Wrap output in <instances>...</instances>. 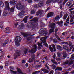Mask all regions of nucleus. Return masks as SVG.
Returning a JSON list of instances; mask_svg holds the SVG:
<instances>
[{
  "instance_id": "f257e3e1",
  "label": "nucleus",
  "mask_w": 74,
  "mask_h": 74,
  "mask_svg": "<svg viewBox=\"0 0 74 74\" xmlns=\"http://www.w3.org/2000/svg\"><path fill=\"white\" fill-rule=\"evenodd\" d=\"M21 41V37L17 36L15 39V45L17 47H18L20 45L19 42Z\"/></svg>"
},
{
  "instance_id": "f03ea898",
  "label": "nucleus",
  "mask_w": 74,
  "mask_h": 74,
  "mask_svg": "<svg viewBox=\"0 0 74 74\" xmlns=\"http://www.w3.org/2000/svg\"><path fill=\"white\" fill-rule=\"evenodd\" d=\"M56 24L55 23H52L51 25H49V27H51L52 29L50 30L49 33H51L54 32V27L55 26Z\"/></svg>"
},
{
  "instance_id": "7ed1b4c3",
  "label": "nucleus",
  "mask_w": 74,
  "mask_h": 74,
  "mask_svg": "<svg viewBox=\"0 0 74 74\" xmlns=\"http://www.w3.org/2000/svg\"><path fill=\"white\" fill-rule=\"evenodd\" d=\"M63 1V0H49L47 1L46 4H49L51 2H57L60 3Z\"/></svg>"
},
{
  "instance_id": "20e7f679",
  "label": "nucleus",
  "mask_w": 74,
  "mask_h": 74,
  "mask_svg": "<svg viewBox=\"0 0 74 74\" xmlns=\"http://www.w3.org/2000/svg\"><path fill=\"white\" fill-rule=\"evenodd\" d=\"M44 5V2H40L38 5H35L34 7L35 8H37V7H42Z\"/></svg>"
},
{
  "instance_id": "39448f33",
  "label": "nucleus",
  "mask_w": 74,
  "mask_h": 74,
  "mask_svg": "<svg viewBox=\"0 0 74 74\" xmlns=\"http://www.w3.org/2000/svg\"><path fill=\"white\" fill-rule=\"evenodd\" d=\"M33 49L30 51L31 53H35L37 51V46L34 45L32 46Z\"/></svg>"
},
{
  "instance_id": "423d86ee",
  "label": "nucleus",
  "mask_w": 74,
  "mask_h": 74,
  "mask_svg": "<svg viewBox=\"0 0 74 74\" xmlns=\"http://www.w3.org/2000/svg\"><path fill=\"white\" fill-rule=\"evenodd\" d=\"M47 29L45 28H42L41 29H40V31H41V33H40V34H48V32H47V31H46L45 30Z\"/></svg>"
},
{
  "instance_id": "0eeeda50",
  "label": "nucleus",
  "mask_w": 74,
  "mask_h": 74,
  "mask_svg": "<svg viewBox=\"0 0 74 74\" xmlns=\"http://www.w3.org/2000/svg\"><path fill=\"white\" fill-rule=\"evenodd\" d=\"M17 8L21 11L23 9V8H24L25 7H23V6L21 5L20 3H19L17 5L16 7Z\"/></svg>"
},
{
  "instance_id": "6e6552de",
  "label": "nucleus",
  "mask_w": 74,
  "mask_h": 74,
  "mask_svg": "<svg viewBox=\"0 0 74 74\" xmlns=\"http://www.w3.org/2000/svg\"><path fill=\"white\" fill-rule=\"evenodd\" d=\"M34 59H35V56L34 55H33L32 56V59L31 58H29V63H30V62H34V64H35V61H34Z\"/></svg>"
},
{
  "instance_id": "1a4fd4ad",
  "label": "nucleus",
  "mask_w": 74,
  "mask_h": 74,
  "mask_svg": "<svg viewBox=\"0 0 74 74\" xmlns=\"http://www.w3.org/2000/svg\"><path fill=\"white\" fill-rule=\"evenodd\" d=\"M25 14V11H21L18 14V16L19 18H21L23 17V15Z\"/></svg>"
},
{
  "instance_id": "9d476101",
  "label": "nucleus",
  "mask_w": 74,
  "mask_h": 74,
  "mask_svg": "<svg viewBox=\"0 0 74 74\" xmlns=\"http://www.w3.org/2000/svg\"><path fill=\"white\" fill-rule=\"evenodd\" d=\"M5 3L6 5L5 8L7 10H10V7H9V3H8V2L7 1H5Z\"/></svg>"
},
{
  "instance_id": "9b49d317",
  "label": "nucleus",
  "mask_w": 74,
  "mask_h": 74,
  "mask_svg": "<svg viewBox=\"0 0 74 74\" xmlns=\"http://www.w3.org/2000/svg\"><path fill=\"white\" fill-rule=\"evenodd\" d=\"M43 13V11L42 10H39L36 13L37 15H41Z\"/></svg>"
},
{
  "instance_id": "f8f14e48",
  "label": "nucleus",
  "mask_w": 74,
  "mask_h": 74,
  "mask_svg": "<svg viewBox=\"0 0 74 74\" xmlns=\"http://www.w3.org/2000/svg\"><path fill=\"white\" fill-rule=\"evenodd\" d=\"M69 19H70V16H68V18L66 20V23L64 24V25L65 26H67V25L69 24Z\"/></svg>"
},
{
  "instance_id": "ddd939ff",
  "label": "nucleus",
  "mask_w": 74,
  "mask_h": 74,
  "mask_svg": "<svg viewBox=\"0 0 74 74\" xmlns=\"http://www.w3.org/2000/svg\"><path fill=\"white\" fill-rule=\"evenodd\" d=\"M46 39H47V37H45L43 38H42L40 40H41V41H42V42L43 43H46Z\"/></svg>"
},
{
  "instance_id": "4468645a",
  "label": "nucleus",
  "mask_w": 74,
  "mask_h": 74,
  "mask_svg": "<svg viewBox=\"0 0 74 74\" xmlns=\"http://www.w3.org/2000/svg\"><path fill=\"white\" fill-rule=\"evenodd\" d=\"M54 14V13L53 12H50L48 13L47 16V18H49L50 17H52Z\"/></svg>"
},
{
  "instance_id": "2eb2a0df",
  "label": "nucleus",
  "mask_w": 74,
  "mask_h": 74,
  "mask_svg": "<svg viewBox=\"0 0 74 74\" xmlns=\"http://www.w3.org/2000/svg\"><path fill=\"white\" fill-rule=\"evenodd\" d=\"M6 30L5 32L6 33H10L11 32V29L10 28H6Z\"/></svg>"
},
{
  "instance_id": "dca6fc26",
  "label": "nucleus",
  "mask_w": 74,
  "mask_h": 74,
  "mask_svg": "<svg viewBox=\"0 0 74 74\" xmlns=\"http://www.w3.org/2000/svg\"><path fill=\"white\" fill-rule=\"evenodd\" d=\"M57 49H59L60 51H62V50H63V48H62V47L60 46V45H57Z\"/></svg>"
},
{
  "instance_id": "f3484780",
  "label": "nucleus",
  "mask_w": 74,
  "mask_h": 74,
  "mask_svg": "<svg viewBox=\"0 0 74 74\" xmlns=\"http://www.w3.org/2000/svg\"><path fill=\"white\" fill-rule=\"evenodd\" d=\"M42 42H41V43H39V42L38 43V45L39 46L38 47V50H40L41 49V47H42Z\"/></svg>"
},
{
  "instance_id": "a211bd4d",
  "label": "nucleus",
  "mask_w": 74,
  "mask_h": 74,
  "mask_svg": "<svg viewBox=\"0 0 74 74\" xmlns=\"http://www.w3.org/2000/svg\"><path fill=\"white\" fill-rule=\"evenodd\" d=\"M28 18H29V16H26L23 19V21H24L25 23H26V22H27V20Z\"/></svg>"
},
{
  "instance_id": "6ab92c4d",
  "label": "nucleus",
  "mask_w": 74,
  "mask_h": 74,
  "mask_svg": "<svg viewBox=\"0 0 74 74\" xmlns=\"http://www.w3.org/2000/svg\"><path fill=\"white\" fill-rule=\"evenodd\" d=\"M16 57H17V56H20V51L18 50L16 51Z\"/></svg>"
},
{
  "instance_id": "aec40b11",
  "label": "nucleus",
  "mask_w": 74,
  "mask_h": 74,
  "mask_svg": "<svg viewBox=\"0 0 74 74\" xmlns=\"http://www.w3.org/2000/svg\"><path fill=\"white\" fill-rule=\"evenodd\" d=\"M42 71H43V72L45 73H48L49 72L46 69H42Z\"/></svg>"
},
{
  "instance_id": "412c9836",
  "label": "nucleus",
  "mask_w": 74,
  "mask_h": 74,
  "mask_svg": "<svg viewBox=\"0 0 74 74\" xmlns=\"http://www.w3.org/2000/svg\"><path fill=\"white\" fill-rule=\"evenodd\" d=\"M57 70L59 71H62L63 69L61 67H58L55 69V70Z\"/></svg>"
},
{
  "instance_id": "4be33fe9",
  "label": "nucleus",
  "mask_w": 74,
  "mask_h": 74,
  "mask_svg": "<svg viewBox=\"0 0 74 74\" xmlns=\"http://www.w3.org/2000/svg\"><path fill=\"white\" fill-rule=\"evenodd\" d=\"M51 61L54 64H56V65H57L58 64V63L56 62V61H55V60H53L52 59L51 60Z\"/></svg>"
},
{
  "instance_id": "5701e85b",
  "label": "nucleus",
  "mask_w": 74,
  "mask_h": 74,
  "mask_svg": "<svg viewBox=\"0 0 74 74\" xmlns=\"http://www.w3.org/2000/svg\"><path fill=\"white\" fill-rule=\"evenodd\" d=\"M49 48L50 49V50L51 52H53V48L51 47V45H49Z\"/></svg>"
},
{
  "instance_id": "b1692460",
  "label": "nucleus",
  "mask_w": 74,
  "mask_h": 74,
  "mask_svg": "<svg viewBox=\"0 0 74 74\" xmlns=\"http://www.w3.org/2000/svg\"><path fill=\"white\" fill-rule=\"evenodd\" d=\"M7 14H8V13H7V12L5 11L3 13V16H7Z\"/></svg>"
},
{
  "instance_id": "393cba45",
  "label": "nucleus",
  "mask_w": 74,
  "mask_h": 74,
  "mask_svg": "<svg viewBox=\"0 0 74 74\" xmlns=\"http://www.w3.org/2000/svg\"><path fill=\"white\" fill-rule=\"evenodd\" d=\"M51 46L53 48L54 51H56V47H55V45L54 44H52L51 45Z\"/></svg>"
},
{
  "instance_id": "a878e982",
  "label": "nucleus",
  "mask_w": 74,
  "mask_h": 74,
  "mask_svg": "<svg viewBox=\"0 0 74 74\" xmlns=\"http://www.w3.org/2000/svg\"><path fill=\"white\" fill-rule=\"evenodd\" d=\"M4 5V3H3L1 1H0V7H3Z\"/></svg>"
},
{
  "instance_id": "bb28decb",
  "label": "nucleus",
  "mask_w": 74,
  "mask_h": 74,
  "mask_svg": "<svg viewBox=\"0 0 74 74\" xmlns=\"http://www.w3.org/2000/svg\"><path fill=\"white\" fill-rule=\"evenodd\" d=\"M28 50V49H27V48L25 49H24V53L25 54L24 55H26V53H27V51Z\"/></svg>"
},
{
  "instance_id": "cd10ccee",
  "label": "nucleus",
  "mask_w": 74,
  "mask_h": 74,
  "mask_svg": "<svg viewBox=\"0 0 74 74\" xmlns=\"http://www.w3.org/2000/svg\"><path fill=\"white\" fill-rule=\"evenodd\" d=\"M67 16H68V14L67 13H66L64 15V19H66V18H67Z\"/></svg>"
},
{
  "instance_id": "c85d7f7f",
  "label": "nucleus",
  "mask_w": 74,
  "mask_h": 74,
  "mask_svg": "<svg viewBox=\"0 0 74 74\" xmlns=\"http://www.w3.org/2000/svg\"><path fill=\"white\" fill-rule=\"evenodd\" d=\"M14 7H12L10 10V12H14Z\"/></svg>"
},
{
  "instance_id": "c756f323",
  "label": "nucleus",
  "mask_w": 74,
  "mask_h": 74,
  "mask_svg": "<svg viewBox=\"0 0 74 74\" xmlns=\"http://www.w3.org/2000/svg\"><path fill=\"white\" fill-rule=\"evenodd\" d=\"M63 48L67 50L68 49V47L66 45H64L63 46Z\"/></svg>"
},
{
  "instance_id": "7c9ffc66",
  "label": "nucleus",
  "mask_w": 74,
  "mask_h": 74,
  "mask_svg": "<svg viewBox=\"0 0 74 74\" xmlns=\"http://www.w3.org/2000/svg\"><path fill=\"white\" fill-rule=\"evenodd\" d=\"M72 2H69L67 3V5L69 7H70V6L72 4Z\"/></svg>"
},
{
  "instance_id": "2f4dec72",
  "label": "nucleus",
  "mask_w": 74,
  "mask_h": 74,
  "mask_svg": "<svg viewBox=\"0 0 74 74\" xmlns=\"http://www.w3.org/2000/svg\"><path fill=\"white\" fill-rule=\"evenodd\" d=\"M33 21L35 22H37L38 21V18H34L33 19Z\"/></svg>"
},
{
  "instance_id": "473e14b6",
  "label": "nucleus",
  "mask_w": 74,
  "mask_h": 74,
  "mask_svg": "<svg viewBox=\"0 0 74 74\" xmlns=\"http://www.w3.org/2000/svg\"><path fill=\"white\" fill-rule=\"evenodd\" d=\"M63 55V57H66L67 56V55L66 52H64Z\"/></svg>"
},
{
  "instance_id": "72a5a7b5",
  "label": "nucleus",
  "mask_w": 74,
  "mask_h": 74,
  "mask_svg": "<svg viewBox=\"0 0 74 74\" xmlns=\"http://www.w3.org/2000/svg\"><path fill=\"white\" fill-rule=\"evenodd\" d=\"M74 54L71 55V57L70 59L71 60H73V59H74Z\"/></svg>"
},
{
  "instance_id": "f704fd0d",
  "label": "nucleus",
  "mask_w": 74,
  "mask_h": 74,
  "mask_svg": "<svg viewBox=\"0 0 74 74\" xmlns=\"http://www.w3.org/2000/svg\"><path fill=\"white\" fill-rule=\"evenodd\" d=\"M62 23H63V22L62 21H61L60 22H57V24H58L59 25H60V24H62Z\"/></svg>"
},
{
  "instance_id": "c9c22d12",
  "label": "nucleus",
  "mask_w": 74,
  "mask_h": 74,
  "mask_svg": "<svg viewBox=\"0 0 74 74\" xmlns=\"http://www.w3.org/2000/svg\"><path fill=\"white\" fill-rule=\"evenodd\" d=\"M48 64L47 63H46L45 64V66L46 67L47 69L48 70H49V67H48Z\"/></svg>"
},
{
  "instance_id": "e433bc0d",
  "label": "nucleus",
  "mask_w": 74,
  "mask_h": 74,
  "mask_svg": "<svg viewBox=\"0 0 74 74\" xmlns=\"http://www.w3.org/2000/svg\"><path fill=\"white\" fill-rule=\"evenodd\" d=\"M60 19V18H59V16H57L55 18V20L56 21H58V20H59Z\"/></svg>"
},
{
  "instance_id": "4c0bfd02",
  "label": "nucleus",
  "mask_w": 74,
  "mask_h": 74,
  "mask_svg": "<svg viewBox=\"0 0 74 74\" xmlns=\"http://www.w3.org/2000/svg\"><path fill=\"white\" fill-rule=\"evenodd\" d=\"M10 3L12 4H15L16 3V2H12V1H11Z\"/></svg>"
},
{
  "instance_id": "58836bf2",
  "label": "nucleus",
  "mask_w": 74,
  "mask_h": 74,
  "mask_svg": "<svg viewBox=\"0 0 74 74\" xmlns=\"http://www.w3.org/2000/svg\"><path fill=\"white\" fill-rule=\"evenodd\" d=\"M56 38L58 41H62V40L60 39V38H59L58 36H56Z\"/></svg>"
},
{
  "instance_id": "ea45409f",
  "label": "nucleus",
  "mask_w": 74,
  "mask_h": 74,
  "mask_svg": "<svg viewBox=\"0 0 74 74\" xmlns=\"http://www.w3.org/2000/svg\"><path fill=\"white\" fill-rule=\"evenodd\" d=\"M24 27V25H23V23H22L21 24L20 26L19 27L22 28V27Z\"/></svg>"
},
{
  "instance_id": "a19ab883",
  "label": "nucleus",
  "mask_w": 74,
  "mask_h": 74,
  "mask_svg": "<svg viewBox=\"0 0 74 74\" xmlns=\"http://www.w3.org/2000/svg\"><path fill=\"white\" fill-rule=\"evenodd\" d=\"M50 9L51 8H50V7H48L46 10L45 12H47V11H48V10H50Z\"/></svg>"
},
{
  "instance_id": "79ce46f5",
  "label": "nucleus",
  "mask_w": 74,
  "mask_h": 74,
  "mask_svg": "<svg viewBox=\"0 0 74 74\" xmlns=\"http://www.w3.org/2000/svg\"><path fill=\"white\" fill-rule=\"evenodd\" d=\"M9 42V39H8L7 40L5 41V43L7 44H8Z\"/></svg>"
},
{
  "instance_id": "37998d69",
  "label": "nucleus",
  "mask_w": 74,
  "mask_h": 74,
  "mask_svg": "<svg viewBox=\"0 0 74 74\" xmlns=\"http://www.w3.org/2000/svg\"><path fill=\"white\" fill-rule=\"evenodd\" d=\"M10 71L12 73H13L14 74H16L17 73V72H16L15 71H13L12 70H11Z\"/></svg>"
},
{
  "instance_id": "c03bdc74",
  "label": "nucleus",
  "mask_w": 74,
  "mask_h": 74,
  "mask_svg": "<svg viewBox=\"0 0 74 74\" xmlns=\"http://www.w3.org/2000/svg\"><path fill=\"white\" fill-rule=\"evenodd\" d=\"M69 63V61L67 60L66 61L64 64V65H65V64H68Z\"/></svg>"
},
{
  "instance_id": "a18cd8bd",
  "label": "nucleus",
  "mask_w": 74,
  "mask_h": 74,
  "mask_svg": "<svg viewBox=\"0 0 74 74\" xmlns=\"http://www.w3.org/2000/svg\"><path fill=\"white\" fill-rule=\"evenodd\" d=\"M44 45H45V47H46L47 48H48V45L47 43H44Z\"/></svg>"
},
{
  "instance_id": "49530a36",
  "label": "nucleus",
  "mask_w": 74,
  "mask_h": 74,
  "mask_svg": "<svg viewBox=\"0 0 74 74\" xmlns=\"http://www.w3.org/2000/svg\"><path fill=\"white\" fill-rule=\"evenodd\" d=\"M51 66L53 68V69H55L56 67L55 65H53L52 66Z\"/></svg>"
},
{
  "instance_id": "de8ad7c7",
  "label": "nucleus",
  "mask_w": 74,
  "mask_h": 74,
  "mask_svg": "<svg viewBox=\"0 0 74 74\" xmlns=\"http://www.w3.org/2000/svg\"><path fill=\"white\" fill-rule=\"evenodd\" d=\"M0 27L2 30H3V25H0Z\"/></svg>"
},
{
  "instance_id": "09e8293b",
  "label": "nucleus",
  "mask_w": 74,
  "mask_h": 74,
  "mask_svg": "<svg viewBox=\"0 0 74 74\" xmlns=\"http://www.w3.org/2000/svg\"><path fill=\"white\" fill-rule=\"evenodd\" d=\"M68 1V0H65V1L63 3V5H64L65 4V3L67 2Z\"/></svg>"
},
{
  "instance_id": "8fccbe9b",
  "label": "nucleus",
  "mask_w": 74,
  "mask_h": 74,
  "mask_svg": "<svg viewBox=\"0 0 74 74\" xmlns=\"http://www.w3.org/2000/svg\"><path fill=\"white\" fill-rule=\"evenodd\" d=\"M72 44L73 43H72V42H69V46H71V45H72Z\"/></svg>"
},
{
  "instance_id": "3c124183",
  "label": "nucleus",
  "mask_w": 74,
  "mask_h": 74,
  "mask_svg": "<svg viewBox=\"0 0 74 74\" xmlns=\"http://www.w3.org/2000/svg\"><path fill=\"white\" fill-rule=\"evenodd\" d=\"M7 44L4 42V43H3V45H2L3 47H5V45H6Z\"/></svg>"
},
{
  "instance_id": "603ef678",
  "label": "nucleus",
  "mask_w": 74,
  "mask_h": 74,
  "mask_svg": "<svg viewBox=\"0 0 74 74\" xmlns=\"http://www.w3.org/2000/svg\"><path fill=\"white\" fill-rule=\"evenodd\" d=\"M73 61H71L69 64V65H70V64H73Z\"/></svg>"
},
{
  "instance_id": "864d4df0",
  "label": "nucleus",
  "mask_w": 74,
  "mask_h": 74,
  "mask_svg": "<svg viewBox=\"0 0 74 74\" xmlns=\"http://www.w3.org/2000/svg\"><path fill=\"white\" fill-rule=\"evenodd\" d=\"M57 55L59 57L61 56V54L59 53H58Z\"/></svg>"
},
{
  "instance_id": "5fc2aeb1",
  "label": "nucleus",
  "mask_w": 74,
  "mask_h": 74,
  "mask_svg": "<svg viewBox=\"0 0 74 74\" xmlns=\"http://www.w3.org/2000/svg\"><path fill=\"white\" fill-rule=\"evenodd\" d=\"M56 60H59V61H60V60H61L60 59V58H56Z\"/></svg>"
},
{
  "instance_id": "6e6d98bb",
  "label": "nucleus",
  "mask_w": 74,
  "mask_h": 74,
  "mask_svg": "<svg viewBox=\"0 0 74 74\" xmlns=\"http://www.w3.org/2000/svg\"><path fill=\"white\" fill-rule=\"evenodd\" d=\"M62 14H63V12H61L60 13V16H61L60 18H62Z\"/></svg>"
},
{
  "instance_id": "4d7b16f0",
  "label": "nucleus",
  "mask_w": 74,
  "mask_h": 74,
  "mask_svg": "<svg viewBox=\"0 0 74 74\" xmlns=\"http://www.w3.org/2000/svg\"><path fill=\"white\" fill-rule=\"evenodd\" d=\"M44 59L45 60H48V58H47V57H46L44 58Z\"/></svg>"
},
{
  "instance_id": "13d9d810",
  "label": "nucleus",
  "mask_w": 74,
  "mask_h": 74,
  "mask_svg": "<svg viewBox=\"0 0 74 74\" xmlns=\"http://www.w3.org/2000/svg\"><path fill=\"white\" fill-rule=\"evenodd\" d=\"M27 1L28 3H32V0H28Z\"/></svg>"
},
{
  "instance_id": "bf43d9fd",
  "label": "nucleus",
  "mask_w": 74,
  "mask_h": 74,
  "mask_svg": "<svg viewBox=\"0 0 74 74\" xmlns=\"http://www.w3.org/2000/svg\"><path fill=\"white\" fill-rule=\"evenodd\" d=\"M53 41L54 42H57V40L56 39H55L53 40Z\"/></svg>"
},
{
  "instance_id": "052dcab7",
  "label": "nucleus",
  "mask_w": 74,
  "mask_h": 74,
  "mask_svg": "<svg viewBox=\"0 0 74 74\" xmlns=\"http://www.w3.org/2000/svg\"><path fill=\"white\" fill-rule=\"evenodd\" d=\"M73 22V18H71L70 22Z\"/></svg>"
},
{
  "instance_id": "680f3d73",
  "label": "nucleus",
  "mask_w": 74,
  "mask_h": 74,
  "mask_svg": "<svg viewBox=\"0 0 74 74\" xmlns=\"http://www.w3.org/2000/svg\"><path fill=\"white\" fill-rule=\"evenodd\" d=\"M35 11H34V10H32L31 11L32 14H34V13H35Z\"/></svg>"
},
{
  "instance_id": "e2e57ef3",
  "label": "nucleus",
  "mask_w": 74,
  "mask_h": 74,
  "mask_svg": "<svg viewBox=\"0 0 74 74\" xmlns=\"http://www.w3.org/2000/svg\"><path fill=\"white\" fill-rule=\"evenodd\" d=\"M4 56V55H1V56L0 57V59H2V58H3Z\"/></svg>"
},
{
  "instance_id": "0e129e2a",
  "label": "nucleus",
  "mask_w": 74,
  "mask_h": 74,
  "mask_svg": "<svg viewBox=\"0 0 74 74\" xmlns=\"http://www.w3.org/2000/svg\"><path fill=\"white\" fill-rule=\"evenodd\" d=\"M53 58H54V59H55V58H56V53H54V55L53 56Z\"/></svg>"
},
{
  "instance_id": "69168bd1",
  "label": "nucleus",
  "mask_w": 74,
  "mask_h": 74,
  "mask_svg": "<svg viewBox=\"0 0 74 74\" xmlns=\"http://www.w3.org/2000/svg\"><path fill=\"white\" fill-rule=\"evenodd\" d=\"M63 35L64 36V35H66V34H67V32H63L62 33Z\"/></svg>"
},
{
  "instance_id": "338daca9",
  "label": "nucleus",
  "mask_w": 74,
  "mask_h": 74,
  "mask_svg": "<svg viewBox=\"0 0 74 74\" xmlns=\"http://www.w3.org/2000/svg\"><path fill=\"white\" fill-rule=\"evenodd\" d=\"M40 66H41V65H37L36 66V67H40Z\"/></svg>"
},
{
  "instance_id": "774afa93",
  "label": "nucleus",
  "mask_w": 74,
  "mask_h": 74,
  "mask_svg": "<svg viewBox=\"0 0 74 74\" xmlns=\"http://www.w3.org/2000/svg\"><path fill=\"white\" fill-rule=\"evenodd\" d=\"M60 74V73H59V72H56L55 73V74Z\"/></svg>"
}]
</instances>
